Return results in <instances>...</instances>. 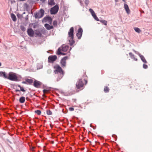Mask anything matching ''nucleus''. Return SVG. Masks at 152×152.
<instances>
[{
  "mask_svg": "<svg viewBox=\"0 0 152 152\" xmlns=\"http://www.w3.org/2000/svg\"><path fill=\"white\" fill-rule=\"evenodd\" d=\"M54 72L56 73H59L61 75V78L63 76L64 73L61 67L59 65H56L54 66Z\"/></svg>",
  "mask_w": 152,
  "mask_h": 152,
  "instance_id": "20e7f679",
  "label": "nucleus"
},
{
  "mask_svg": "<svg viewBox=\"0 0 152 152\" xmlns=\"http://www.w3.org/2000/svg\"><path fill=\"white\" fill-rule=\"evenodd\" d=\"M57 58V57L56 55L50 56L48 58V62L49 63H53L55 61Z\"/></svg>",
  "mask_w": 152,
  "mask_h": 152,
  "instance_id": "423d86ee",
  "label": "nucleus"
},
{
  "mask_svg": "<svg viewBox=\"0 0 152 152\" xmlns=\"http://www.w3.org/2000/svg\"><path fill=\"white\" fill-rule=\"evenodd\" d=\"M25 80L28 84H30L33 83V81L31 79H30L28 78H26Z\"/></svg>",
  "mask_w": 152,
  "mask_h": 152,
  "instance_id": "412c9836",
  "label": "nucleus"
},
{
  "mask_svg": "<svg viewBox=\"0 0 152 152\" xmlns=\"http://www.w3.org/2000/svg\"><path fill=\"white\" fill-rule=\"evenodd\" d=\"M1 66V63L0 62V66Z\"/></svg>",
  "mask_w": 152,
  "mask_h": 152,
  "instance_id": "c03bdc74",
  "label": "nucleus"
},
{
  "mask_svg": "<svg viewBox=\"0 0 152 152\" xmlns=\"http://www.w3.org/2000/svg\"><path fill=\"white\" fill-rule=\"evenodd\" d=\"M25 97L22 96L20 97L19 99V102L21 103H23L25 101Z\"/></svg>",
  "mask_w": 152,
  "mask_h": 152,
  "instance_id": "6ab92c4d",
  "label": "nucleus"
},
{
  "mask_svg": "<svg viewBox=\"0 0 152 152\" xmlns=\"http://www.w3.org/2000/svg\"><path fill=\"white\" fill-rule=\"evenodd\" d=\"M89 11L91 13L92 15L94 18L97 21H99V19L96 16V14L94 11V10L91 9L90 8L89 10Z\"/></svg>",
  "mask_w": 152,
  "mask_h": 152,
  "instance_id": "6e6552de",
  "label": "nucleus"
},
{
  "mask_svg": "<svg viewBox=\"0 0 152 152\" xmlns=\"http://www.w3.org/2000/svg\"><path fill=\"white\" fill-rule=\"evenodd\" d=\"M69 110L70 111H72L74 110V109L73 107H71L69 108Z\"/></svg>",
  "mask_w": 152,
  "mask_h": 152,
  "instance_id": "f704fd0d",
  "label": "nucleus"
},
{
  "mask_svg": "<svg viewBox=\"0 0 152 152\" xmlns=\"http://www.w3.org/2000/svg\"><path fill=\"white\" fill-rule=\"evenodd\" d=\"M18 86L20 88V91L23 92H25L26 91L23 88L21 87L20 85H18Z\"/></svg>",
  "mask_w": 152,
  "mask_h": 152,
  "instance_id": "bb28decb",
  "label": "nucleus"
},
{
  "mask_svg": "<svg viewBox=\"0 0 152 152\" xmlns=\"http://www.w3.org/2000/svg\"><path fill=\"white\" fill-rule=\"evenodd\" d=\"M48 4L51 6L54 5L55 3L54 2V0H49Z\"/></svg>",
  "mask_w": 152,
  "mask_h": 152,
  "instance_id": "f3484780",
  "label": "nucleus"
},
{
  "mask_svg": "<svg viewBox=\"0 0 152 152\" xmlns=\"http://www.w3.org/2000/svg\"><path fill=\"white\" fill-rule=\"evenodd\" d=\"M40 0L43 2H44L45 1V0Z\"/></svg>",
  "mask_w": 152,
  "mask_h": 152,
  "instance_id": "ea45409f",
  "label": "nucleus"
},
{
  "mask_svg": "<svg viewBox=\"0 0 152 152\" xmlns=\"http://www.w3.org/2000/svg\"><path fill=\"white\" fill-rule=\"evenodd\" d=\"M143 68L144 69H146L148 68V66L146 64H144L143 65Z\"/></svg>",
  "mask_w": 152,
  "mask_h": 152,
  "instance_id": "72a5a7b5",
  "label": "nucleus"
},
{
  "mask_svg": "<svg viewBox=\"0 0 152 152\" xmlns=\"http://www.w3.org/2000/svg\"><path fill=\"white\" fill-rule=\"evenodd\" d=\"M74 28L73 27L70 28L69 32H68L69 36L68 39L70 45H72L75 43V41L73 40L74 38V35L73 34Z\"/></svg>",
  "mask_w": 152,
  "mask_h": 152,
  "instance_id": "7ed1b4c3",
  "label": "nucleus"
},
{
  "mask_svg": "<svg viewBox=\"0 0 152 152\" xmlns=\"http://www.w3.org/2000/svg\"><path fill=\"white\" fill-rule=\"evenodd\" d=\"M35 34L37 35V36L41 37L42 35V34L38 30H36L35 32Z\"/></svg>",
  "mask_w": 152,
  "mask_h": 152,
  "instance_id": "aec40b11",
  "label": "nucleus"
},
{
  "mask_svg": "<svg viewBox=\"0 0 152 152\" xmlns=\"http://www.w3.org/2000/svg\"><path fill=\"white\" fill-rule=\"evenodd\" d=\"M104 91L105 92H108L109 91V88L107 87H105L104 88Z\"/></svg>",
  "mask_w": 152,
  "mask_h": 152,
  "instance_id": "a878e982",
  "label": "nucleus"
},
{
  "mask_svg": "<svg viewBox=\"0 0 152 152\" xmlns=\"http://www.w3.org/2000/svg\"><path fill=\"white\" fill-rule=\"evenodd\" d=\"M134 28L135 31L138 33H140L141 32L140 29L138 28L134 27Z\"/></svg>",
  "mask_w": 152,
  "mask_h": 152,
  "instance_id": "5701e85b",
  "label": "nucleus"
},
{
  "mask_svg": "<svg viewBox=\"0 0 152 152\" xmlns=\"http://www.w3.org/2000/svg\"><path fill=\"white\" fill-rule=\"evenodd\" d=\"M115 0L116 2H117L118 1V0Z\"/></svg>",
  "mask_w": 152,
  "mask_h": 152,
  "instance_id": "79ce46f5",
  "label": "nucleus"
},
{
  "mask_svg": "<svg viewBox=\"0 0 152 152\" xmlns=\"http://www.w3.org/2000/svg\"><path fill=\"white\" fill-rule=\"evenodd\" d=\"M44 93H45L48 92V90H47L44 89L43 91Z\"/></svg>",
  "mask_w": 152,
  "mask_h": 152,
  "instance_id": "c9c22d12",
  "label": "nucleus"
},
{
  "mask_svg": "<svg viewBox=\"0 0 152 152\" xmlns=\"http://www.w3.org/2000/svg\"><path fill=\"white\" fill-rule=\"evenodd\" d=\"M100 22L105 25H106L107 23V21L105 20H100Z\"/></svg>",
  "mask_w": 152,
  "mask_h": 152,
  "instance_id": "393cba45",
  "label": "nucleus"
},
{
  "mask_svg": "<svg viewBox=\"0 0 152 152\" xmlns=\"http://www.w3.org/2000/svg\"><path fill=\"white\" fill-rule=\"evenodd\" d=\"M129 54L132 58L134 56V55H133L132 53H129Z\"/></svg>",
  "mask_w": 152,
  "mask_h": 152,
  "instance_id": "7c9ffc66",
  "label": "nucleus"
},
{
  "mask_svg": "<svg viewBox=\"0 0 152 152\" xmlns=\"http://www.w3.org/2000/svg\"><path fill=\"white\" fill-rule=\"evenodd\" d=\"M69 47L67 45H62L59 48L57 52V54L58 55H65L66 54V53L67 50L69 49Z\"/></svg>",
  "mask_w": 152,
  "mask_h": 152,
  "instance_id": "f03ea898",
  "label": "nucleus"
},
{
  "mask_svg": "<svg viewBox=\"0 0 152 152\" xmlns=\"http://www.w3.org/2000/svg\"><path fill=\"white\" fill-rule=\"evenodd\" d=\"M45 27L48 30H50L53 28L52 26H50L48 24L46 23L45 24Z\"/></svg>",
  "mask_w": 152,
  "mask_h": 152,
  "instance_id": "dca6fc26",
  "label": "nucleus"
},
{
  "mask_svg": "<svg viewBox=\"0 0 152 152\" xmlns=\"http://www.w3.org/2000/svg\"><path fill=\"white\" fill-rule=\"evenodd\" d=\"M60 78H59V80L58 79H57V81H58L60 79Z\"/></svg>",
  "mask_w": 152,
  "mask_h": 152,
  "instance_id": "37998d69",
  "label": "nucleus"
},
{
  "mask_svg": "<svg viewBox=\"0 0 152 152\" xmlns=\"http://www.w3.org/2000/svg\"><path fill=\"white\" fill-rule=\"evenodd\" d=\"M17 95H18V96H19V94H17Z\"/></svg>",
  "mask_w": 152,
  "mask_h": 152,
  "instance_id": "49530a36",
  "label": "nucleus"
},
{
  "mask_svg": "<svg viewBox=\"0 0 152 152\" xmlns=\"http://www.w3.org/2000/svg\"><path fill=\"white\" fill-rule=\"evenodd\" d=\"M83 33V30L81 28H80L77 31V33L76 35L78 37V39H80Z\"/></svg>",
  "mask_w": 152,
  "mask_h": 152,
  "instance_id": "9b49d317",
  "label": "nucleus"
},
{
  "mask_svg": "<svg viewBox=\"0 0 152 152\" xmlns=\"http://www.w3.org/2000/svg\"><path fill=\"white\" fill-rule=\"evenodd\" d=\"M20 29H21L23 31H24L25 30V27L23 26H20Z\"/></svg>",
  "mask_w": 152,
  "mask_h": 152,
  "instance_id": "473e14b6",
  "label": "nucleus"
},
{
  "mask_svg": "<svg viewBox=\"0 0 152 152\" xmlns=\"http://www.w3.org/2000/svg\"><path fill=\"white\" fill-rule=\"evenodd\" d=\"M35 113L37 114L38 115H40L41 114V111L40 110H38L35 111Z\"/></svg>",
  "mask_w": 152,
  "mask_h": 152,
  "instance_id": "cd10ccee",
  "label": "nucleus"
},
{
  "mask_svg": "<svg viewBox=\"0 0 152 152\" xmlns=\"http://www.w3.org/2000/svg\"><path fill=\"white\" fill-rule=\"evenodd\" d=\"M22 83H23V84H27V82L25 80V81H23L22 82Z\"/></svg>",
  "mask_w": 152,
  "mask_h": 152,
  "instance_id": "4c0bfd02",
  "label": "nucleus"
},
{
  "mask_svg": "<svg viewBox=\"0 0 152 152\" xmlns=\"http://www.w3.org/2000/svg\"><path fill=\"white\" fill-rule=\"evenodd\" d=\"M84 81H85V82H86V83H87V81L86 80H84Z\"/></svg>",
  "mask_w": 152,
  "mask_h": 152,
  "instance_id": "a19ab883",
  "label": "nucleus"
},
{
  "mask_svg": "<svg viewBox=\"0 0 152 152\" xmlns=\"http://www.w3.org/2000/svg\"><path fill=\"white\" fill-rule=\"evenodd\" d=\"M27 33L28 35L30 37H33L34 35V32L32 28H30L28 29Z\"/></svg>",
  "mask_w": 152,
  "mask_h": 152,
  "instance_id": "1a4fd4ad",
  "label": "nucleus"
},
{
  "mask_svg": "<svg viewBox=\"0 0 152 152\" xmlns=\"http://www.w3.org/2000/svg\"><path fill=\"white\" fill-rule=\"evenodd\" d=\"M68 57L67 56L64 57L61 60V64L62 67H65L66 66V60Z\"/></svg>",
  "mask_w": 152,
  "mask_h": 152,
  "instance_id": "9d476101",
  "label": "nucleus"
},
{
  "mask_svg": "<svg viewBox=\"0 0 152 152\" xmlns=\"http://www.w3.org/2000/svg\"><path fill=\"white\" fill-rule=\"evenodd\" d=\"M40 85V83L37 80H35L34 81V86L35 87L38 88Z\"/></svg>",
  "mask_w": 152,
  "mask_h": 152,
  "instance_id": "2eb2a0df",
  "label": "nucleus"
},
{
  "mask_svg": "<svg viewBox=\"0 0 152 152\" xmlns=\"http://www.w3.org/2000/svg\"><path fill=\"white\" fill-rule=\"evenodd\" d=\"M11 17L12 19V20L14 21H15L16 20V18L15 15L13 13L11 14Z\"/></svg>",
  "mask_w": 152,
  "mask_h": 152,
  "instance_id": "a211bd4d",
  "label": "nucleus"
},
{
  "mask_svg": "<svg viewBox=\"0 0 152 152\" xmlns=\"http://www.w3.org/2000/svg\"><path fill=\"white\" fill-rule=\"evenodd\" d=\"M76 87L78 89H80L82 88L84 86V83H83L82 79H79L77 82L76 84Z\"/></svg>",
  "mask_w": 152,
  "mask_h": 152,
  "instance_id": "0eeeda50",
  "label": "nucleus"
},
{
  "mask_svg": "<svg viewBox=\"0 0 152 152\" xmlns=\"http://www.w3.org/2000/svg\"><path fill=\"white\" fill-rule=\"evenodd\" d=\"M20 78H21L20 76L15 73L10 72L8 73V79L10 80L17 81Z\"/></svg>",
  "mask_w": 152,
  "mask_h": 152,
  "instance_id": "f257e3e1",
  "label": "nucleus"
},
{
  "mask_svg": "<svg viewBox=\"0 0 152 152\" xmlns=\"http://www.w3.org/2000/svg\"><path fill=\"white\" fill-rule=\"evenodd\" d=\"M53 24L54 26H56L57 25V21L56 20L54 21L53 23Z\"/></svg>",
  "mask_w": 152,
  "mask_h": 152,
  "instance_id": "c756f323",
  "label": "nucleus"
},
{
  "mask_svg": "<svg viewBox=\"0 0 152 152\" xmlns=\"http://www.w3.org/2000/svg\"><path fill=\"white\" fill-rule=\"evenodd\" d=\"M49 71H50V72H51L50 70Z\"/></svg>",
  "mask_w": 152,
  "mask_h": 152,
  "instance_id": "de8ad7c7",
  "label": "nucleus"
},
{
  "mask_svg": "<svg viewBox=\"0 0 152 152\" xmlns=\"http://www.w3.org/2000/svg\"><path fill=\"white\" fill-rule=\"evenodd\" d=\"M20 90H15V92L17 93V92L18 91H19L20 92Z\"/></svg>",
  "mask_w": 152,
  "mask_h": 152,
  "instance_id": "58836bf2",
  "label": "nucleus"
},
{
  "mask_svg": "<svg viewBox=\"0 0 152 152\" xmlns=\"http://www.w3.org/2000/svg\"><path fill=\"white\" fill-rule=\"evenodd\" d=\"M134 51L140 57L141 60L142 61L145 63H146L147 61L145 60L144 57L142 55L139 53L138 52H137L135 50H134Z\"/></svg>",
  "mask_w": 152,
  "mask_h": 152,
  "instance_id": "f8f14e48",
  "label": "nucleus"
},
{
  "mask_svg": "<svg viewBox=\"0 0 152 152\" xmlns=\"http://www.w3.org/2000/svg\"><path fill=\"white\" fill-rule=\"evenodd\" d=\"M59 7L57 5H56L53 7L51 9L50 12L52 14H55L57 13L58 11Z\"/></svg>",
  "mask_w": 152,
  "mask_h": 152,
  "instance_id": "39448f33",
  "label": "nucleus"
},
{
  "mask_svg": "<svg viewBox=\"0 0 152 152\" xmlns=\"http://www.w3.org/2000/svg\"><path fill=\"white\" fill-rule=\"evenodd\" d=\"M124 1H125V0H122Z\"/></svg>",
  "mask_w": 152,
  "mask_h": 152,
  "instance_id": "a18cd8bd",
  "label": "nucleus"
},
{
  "mask_svg": "<svg viewBox=\"0 0 152 152\" xmlns=\"http://www.w3.org/2000/svg\"><path fill=\"white\" fill-rule=\"evenodd\" d=\"M89 0H85V4L87 5L89 4Z\"/></svg>",
  "mask_w": 152,
  "mask_h": 152,
  "instance_id": "2f4dec72",
  "label": "nucleus"
},
{
  "mask_svg": "<svg viewBox=\"0 0 152 152\" xmlns=\"http://www.w3.org/2000/svg\"><path fill=\"white\" fill-rule=\"evenodd\" d=\"M132 59H133L135 61H137V59L135 58L134 56L132 58Z\"/></svg>",
  "mask_w": 152,
  "mask_h": 152,
  "instance_id": "e433bc0d",
  "label": "nucleus"
},
{
  "mask_svg": "<svg viewBox=\"0 0 152 152\" xmlns=\"http://www.w3.org/2000/svg\"><path fill=\"white\" fill-rule=\"evenodd\" d=\"M0 76L3 77L4 78L8 79V75H7L6 73L4 72H0Z\"/></svg>",
  "mask_w": 152,
  "mask_h": 152,
  "instance_id": "ddd939ff",
  "label": "nucleus"
},
{
  "mask_svg": "<svg viewBox=\"0 0 152 152\" xmlns=\"http://www.w3.org/2000/svg\"><path fill=\"white\" fill-rule=\"evenodd\" d=\"M124 8L126 13L128 14H129L130 13V11L128 6L126 4H124Z\"/></svg>",
  "mask_w": 152,
  "mask_h": 152,
  "instance_id": "4468645a",
  "label": "nucleus"
},
{
  "mask_svg": "<svg viewBox=\"0 0 152 152\" xmlns=\"http://www.w3.org/2000/svg\"><path fill=\"white\" fill-rule=\"evenodd\" d=\"M35 17L36 18H42L41 15L39 13V12L37 13L35 15Z\"/></svg>",
  "mask_w": 152,
  "mask_h": 152,
  "instance_id": "4be33fe9",
  "label": "nucleus"
},
{
  "mask_svg": "<svg viewBox=\"0 0 152 152\" xmlns=\"http://www.w3.org/2000/svg\"><path fill=\"white\" fill-rule=\"evenodd\" d=\"M39 13L41 15V16L42 17L44 15V11L43 10L41 9L39 12Z\"/></svg>",
  "mask_w": 152,
  "mask_h": 152,
  "instance_id": "b1692460",
  "label": "nucleus"
},
{
  "mask_svg": "<svg viewBox=\"0 0 152 152\" xmlns=\"http://www.w3.org/2000/svg\"><path fill=\"white\" fill-rule=\"evenodd\" d=\"M47 113L48 115H50L52 114L51 111L50 110H48L47 111Z\"/></svg>",
  "mask_w": 152,
  "mask_h": 152,
  "instance_id": "c85d7f7f",
  "label": "nucleus"
}]
</instances>
